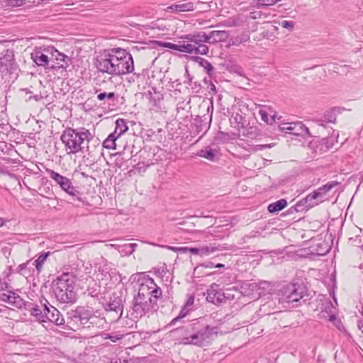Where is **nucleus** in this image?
Segmentation results:
<instances>
[{
  "label": "nucleus",
  "mask_w": 363,
  "mask_h": 363,
  "mask_svg": "<svg viewBox=\"0 0 363 363\" xmlns=\"http://www.w3.org/2000/svg\"><path fill=\"white\" fill-rule=\"evenodd\" d=\"M95 65L99 72L112 76L127 74L134 69L132 55L121 48L105 51L96 57Z\"/></svg>",
  "instance_id": "obj_1"
},
{
  "label": "nucleus",
  "mask_w": 363,
  "mask_h": 363,
  "mask_svg": "<svg viewBox=\"0 0 363 363\" xmlns=\"http://www.w3.org/2000/svg\"><path fill=\"white\" fill-rule=\"evenodd\" d=\"M162 296V290L154 280L148 279L146 284L140 285L137 295L134 296L132 303V315L141 318L149 312L157 308V299Z\"/></svg>",
  "instance_id": "obj_2"
},
{
  "label": "nucleus",
  "mask_w": 363,
  "mask_h": 363,
  "mask_svg": "<svg viewBox=\"0 0 363 363\" xmlns=\"http://www.w3.org/2000/svg\"><path fill=\"white\" fill-rule=\"evenodd\" d=\"M60 139L65 146L67 154L91 152L89 143L94 140V135L85 128H66L62 132Z\"/></svg>",
  "instance_id": "obj_3"
},
{
  "label": "nucleus",
  "mask_w": 363,
  "mask_h": 363,
  "mask_svg": "<svg viewBox=\"0 0 363 363\" xmlns=\"http://www.w3.org/2000/svg\"><path fill=\"white\" fill-rule=\"evenodd\" d=\"M75 276L69 272L63 273L52 282L55 298L62 303L73 304L77 301Z\"/></svg>",
  "instance_id": "obj_4"
},
{
  "label": "nucleus",
  "mask_w": 363,
  "mask_h": 363,
  "mask_svg": "<svg viewBox=\"0 0 363 363\" xmlns=\"http://www.w3.org/2000/svg\"><path fill=\"white\" fill-rule=\"evenodd\" d=\"M279 301L292 303L298 302L307 295V289L301 279H294L284 285L279 291Z\"/></svg>",
  "instance_id": "obj_5"
},
{
  "label": "nucleus",
  "mask_w": 363,
  "mask_h": 363,
  "mask_svg": "<svg viewBox=\"0 0 363 363\" xmlns=\"http://www.w3.org/2000/svg\"><path fill=\"white\" fill-rule=\"evenodd\" d=\"M195 323L189 325V329H186V332H193V334L183 338V344L194 345L199 347L204 346L206 343H208L213 335L218 333V327H211L208 325L197 328Z\"/></svg>",
  "instance_id": "obj_6"
},
{
  "label": "nucleus",
  "mask_w": 363,
  "mask_h": 363,
  "mask_svg": "<svg viewBox=\"0 0 363 363\" xmlns=\"http://www.w3.org/2000/svg\"><path fill=\"white\" fill-rule=\"evenodd\" d=\"M45 311L43 312L41 307L33 302L24 300V325L30 326L33 330L45 322Z\"/></svg>",
  "instance_id": "obj_7"
},
{
  "label": "nucleus",
  "mask_w": 363,
  "mask_h": 363,
  "mask_svg": "<svg viewBox=\"0 0 363 363\" xmlns=\"http://www.w3.org/2000/svg\"><path fill=\"white\" fill-rule=\"evenodd\" d=\"M44 50L50 55L49 70L67 69L70 65V57L59 52L53 46H48Z\"/></svg>",
  "instance_id": "obj_8"
},
{
  "label": "nucleus",
  "mask_w": 363,
  "mask_h": 363,
  "mask_svg": "<svg viewBox=\"0 0 363 363\" xmlns=\"http://www.w3.org/2000/svg\"><path fill=\"white\" fill-rule=\"evenodd\" d=\"M46 172L55 183L58 184L63 191L74 197H77L79 201L81 200L79 197L80 192L72 184L69 178L48 168L46 169Z\"/></svg>",
  "instance_id": "obj_9"
},
{
  "label": "nucleus",
  "mask_w": 363,
  "mask_h": 363,
  "mask_svg": "<svg viewBox=\"0 0 363 363\" xmlns=\"http://www.w3.org/2000/svg\"><path fill=\"white\" fill-rule=\"evenodd\" d=\"M17 68V65L14 59V52L13 50L7 49L5 53L0 54V73L6 71L13 74Z\"/></svg>",
  "instance_id": "obj_10"
},
{
  "label": "nucleus",
  "mask_w": 363,
  "mask_h": 363,
  "mask_svg": "<svg viewBox=\"0 0 363 363\" xmlns=\"http://www.w3.org/2000/svg\"><path fill=\"white\" fill-rule=\"evenodd\" d=\"M48 46L36 47L33 52L30 53L31 59L39 67H43L45 69L49 70L50 67V55L45 52L44 49Z\"/></svg>",
  "instance_id": "obj_11"
},
{
  "label": "nucleus",
  "mask_w": 363,
  "mask_h": 363,
  "mask_svg": "<svg viewBox=\"0 0 363 363\" xmlns=\"http://www.w3.org/2000/svg\"><path fill=\"white\" fill-rule=\"evenodd\" d=\"M226 296L223 290L219 288V285L213 283L207 290L206 300L215 305L224 303L226 301Z\"/></svg>",
  "instance_id": "obj_12"
},
{
  "label": "nucleus",
  "mask_w": 363,
  "mask_h": 363,
  "mask_svg": "<svg viewBox=\"0 0 363 363\" xmlns=\"http://www.w3.org/2000/svg\"><path fill=\"white\" fill-rule=\"evenodd\" d=\"M43 310L45 311V322L48 320L55 323L57 326L65 328L66 320L56 308L53 306L49 308L45 304Z\"/></svg>",
  "instance_id": "obj_13"
},
{
  "label": "nucleus",
  "mask_w": 363,
  "mask_h": 363,
  "mask_svg": "<svg viewBox=\"0 0 363 363\" xmlns=\"http://www.w3.org/2000/svg\"><path fill=\"white\" fill-rule=\"evenodd\" d=\"M103 307L106 312L114 313L116 320H118L123 315V305L121 297L111 298L108 302L103 303Z\"/></svg>",
  "instance_id": "obj_14"
},
{
  "label": "nucleus",
  "mask_w": 363,
  "mask_h": 363,
  "mask_svg": "<svg viewBox=\"0 0 363 363\" xmlns=\"http://www.w3.org/2000/svg\"><path fill=\"white\" fill-rule=\"evenodd\" d=\"M75 314L79 315L83 326L86 325V327L89 328L90 325H94L96 323V317L92 309L84 306H77L75 310Z\"/></svg>",
  "instance_id": "obj_15"
},
{
  "label": "nucleus",
  "mask_w": 363,
  "mask_h": 363,
  "mask_svg": "<svg viewBox=\"0 0 363 363\" xmlns=\"http://www.w3.org/2000/svg\"><path fill=\"white\" fill-rule=\"evenodd\" d=\"M339 184L337 182H328L318 189L309 194L310 198L313 202H317V205L323 201V197L330 189Z\"/></svg>",
  "instance_id": "obj_16"
},
{
  "label": "nucleus",
  "mask_w": 363,
  "mask_h": 363,
  "mask_svg": "<svg viewBox=\"0 0 363 363\" xmlns=\"http://www.w3.org/2000/svg\"><path fill=\"white\" fill-rule=\"evenodd\" d=\"M317 206V202H313L309 194L298 201L294 206L289 209V213L307 211L310 208Z\"/></svg>",
  "instance_id": "obj_17"
},
{
  "label": "nucleus",
  "mask_w": 363,
  "mask_h": 363,
  "mask_svg": "<svg viewBox=\"0 0 363 363\" xmlns=\"http://www.w3.org/2000/svg\"><path fill=\"white\" fill-rule=\"evenodd\" d=\"M145 94L149 99L150 103L155 108H161L160 104L163 100V95L160 91H157L155 87H151Z\"/></svg>",
  "instance_id": "obj_18"
},
{
  "label": "nucleus",
  "mask_w": 363,
  "mask_h": 363,
  "mask_svg": "<svg viewBox=\"0 0 363 363\" xmlns=\"http://www.w3.org/2000/svg\"><path fill=\"white\" fill-rule=\"evenodd\" d=\"M168 10L174 13L193 11L196 7L194 2L179 1L178 4H174L168 6Z\"/></svg>",
  "instance_id": "obj_19"
},
{
  "label": "nucleus",
  "mask_w": 363,
  "mask_h": 363,
  "mask_svg": "<svg viewBox=\"0 0 363 363\" xmlns=\"http://www.w3.org/2000/svg\"><path fill=\"white\" fill-rule=\"evenodd\" d=\"M211 122V116H208L206 114L201 116H197V117L195 118V125L196 127L197 131H206L210 127Z\"/></svg>",
  "instance_id": "obj_20"
},
{
  "label": "nucleus",
  "mask_w": 363,
  "mask_h": 363,
  "mask_svg": "<svg viewBox=\"0 0 363 363\" xmlns=\"http://www.w3.org/2000/svg\"><path fill=\"white\" fill-rule=\"evenodd\" d=\"M81 325H83L81 323L79 315L75 314V310L67 313L65 328H69L73 330H75V329H78V328Z\"/></svg>",
  "instance_id": "obj_21"
},
{
  "label": "nucleus",
  "mask_w": 363,
  "mask_h": 363,
  "mask_svg": "<svg viewBox=\"0 0 363 363\" xmlns=\"http://www.w3.org/2000/svg\"><path fill=\"white\" fill-rule=\"evenodd\" d=\"M229 34L225 30H213L209 33V43L226 41Z\"/></svg>",
  "instance_id": "obj_22"
},
{
  "label": "nucleus",
  "mask_w": 363,
  "mask_h": 363,
  "mask_svg": "<svg viewBox=\"0 0 363 363\" xmlns=\"http://www.w3.org/2000/svg\"><path fill=\"white\" fill-rule=\"evenodd\" d=\"M217 154L218 151L216 149H213L210 146H206L199 151L197 155L211 162H215L217 158Z\"/></svg>",
  "instance_id": "obj_23"
},
{
  "label": "nucleus",
  "mask_w": 363,
  "mask_h": 363,
  "mask_svg": "<svg viewBox=\"0 0 363 363\" xmlns=\"http://www.w3.org/2000/svg\"><path fill=\"white\" fill-rule=\"evenodd\" d=\"M28 142L27 139L24 138V143H26L27 150L26 157H24V160L31 161L37 156V151L35 147L36 141L33 139L30 138Z\"/></svg>",
  "instance_id": "obj_24"
},
{
  "label": "nucleus",
  "mask_w": 363,
  "mask_h": 363,
  "mask_svg": "<svg viewBox=\"0 0 363 363\" xmlns=\"http://www.w3.org/2000/svg\"><path fill=\"white\" fill-rule=\"evenodd\" d=\"M296 136L304 138L311 136L309 129L302 122L293 123L292 134Z\"/></svg>",
  "instance_id": "obj_25"
},
{
  "label": "nucleus",
  "mask_w": 363,
  "mask_h": 363,
  "mask_svg": "<svg viewBox=\"0 0 363 363\" xmlns=\"http://www.w3.org/2000/svg\"><path fill=\"white\" fill-rule=\"evenodd\" d=\"M182 39H186L188 40H197L199 42H202L203 43H209V33L206 34L203 31H199L188 35H185L181 37Z\"/></svg>",
  "instance_id": "obj_26"
},
{
  "label": "nucleus",
  "mask_w": 363,
  "mask_h": 363,
  "mask_svg": "<svg viewBox=\"0 0 363 363\" xmlns=\"http://www.w3.org/2000/svg\"><path fill=\"white\" fill-rule=\"evenodd\" d=\"M192 60L203 67L209 77L215 75V68L208 60L198 56L193 57Z\"/></svg>",
  "instance_id": "obj_27"
},
{
  "label": "nucleus",
  "mask_w": 363,
  "mask_h": 363,
  "mask_svg": "<svg viewBox=\"0 0 363 363\" xmlns=\"http://www.w3.org/2000/svg\"><path fill=\"white\" fill-rule=\"evenodd\" d=\"M227 250V247L224 245H206L200 247L201 256H208L216 251H221Z\"/></svg>",
  "instance_id": "obj_28"
},
{
  "label": "nucleus",
  "mask_w": 363,
  "mask_h": 363,
  "mask_svg": "<svg viewBox=\"0 0 363 363\" xmlns=\"http://www.w3.org/2000/svg\"><path fill=\"white\" fill-rule=\"evenodd\" d=\"M179 52L192 54L195 52H205L204 48H196L194 45L190 43H185L184 42L182 44H179Z\"/></svg>",
  "instance_id": "obj_29"
},
{
  "label": "nucleus",
  "mask_w": 363,
  "mask_h": 363,
  "mask_svg": "<svg viewBox=\"0 0 363 363\" xmlns=\"http://www.w3.org/2000/svg\"><path fill=\"white\" fill-rule=\"evenodd\" d=\"M230 123L232 126L239 130L245 127V120L242 115L236 113L235 115L233 114L231 116Z\"/></svg>",
  "instance_id": "obj_30"
},
{
  "label": "nucleus",
  "mask_w": 363,
  "mask_h": 363,
  "mask_svg": "<svg viewBox=\"0 0 363 363\" xmlns=\"http://www.w3.org/2000/svg\"><path fill=\"white\" fill-rule=\"evenodd\" d=\"M287 206V201L286 199H281L276 202L270 203L268 206V211L270 213H277L283 210Z\"/></svg>",
  "instance_id": "obj_31"
},
{
  "label": "nucleus",
  "mask_w": 363,
  "mask_h": 363,
  "mask_svg": "<svg viewBox=\"0 0 363 363\" xmlns=\"http://www.w3.org/2000/svg\"><path fill=\"white\" fill-rule=\"evenodd\" d=\"M115 134L121 136L125 133L128 130L126 121L123 118H118L116 121Z\"/></svg>",
  "instance_id": "obj_32"
},
{
  "label": "nucleus",
  "mask_w": 363,
  "mask_h": 363,
  "mask_svg": "<svg viewBox=\"0 0 363 363\" xmlns=\"http://www.w3.org/2000/svg\"><path fill=\"white\" fill-rule=\"evenodd\" d=\"M50 255V252L42 253L38 256L36 260L32 262V264L35 266V268L38 272H40L43 263Z\"/></svg>",
  "instance_id": "obj_33"
},
{
  "label": "nucleus",
  "mask_w": 363,
  "mask_h": 363,
  "mask_svg": "<svg viewBox=\"0 0 363 363\" xmlns=\"http://www.w3.org/2000/svg\"><path fill=\"white\" fill-rule=\"evenodd\" d=\"M11 274V267H9V272L4 271L3 273V278L0 277V291H4V290L9 289V285L8 282L6 281V279H8V281H11V279H9V276Z\"/></svg>",
  "instance_id": "obj_34"
},
{
  "label": "nucleus",
  "mask_w": 363,
  "mask_h": 363,
  "mask_svg": "<svg viewBox=\"0 0 363 363\" xmlns=\"http://www.w3.org/2000/svg\"><path fill=\"white\" fill-rule=\"evenodd\" d=\"M96 98L99 101H104L107 99L108 101L115 102V101L117 100L118 96H116V94L114 92H100L97 94Z\"/></svg>",
  "instance_id": "obj_35"
},
{
  "label": "nucleus",
  "mask_w": 363,
  "mask_h": 363,
  "mask_svg": "<svg viewBox=\"0 0 363 363\" xmlns=\"http://www.w3.org/2000/svg\"><path fill=\"white\" fill-rule=\"evenodd\" d=\"M259 114L261 117V119L263 121H264L265 123H267V124L272 125V123H275L276 116L273 115V116H271L270 117H269L268 113L264 109H260L259 111Z\"/></svg>",
  "instance_id": "obj_36"
},
{
  "label": "nucleus",
  "mask_w": 363,
  "mask_h": 363,
  "mask_svg": "<svg viewBox=\"0 0 363 363\" xmlns=\"http://www.w3.org/2000/svg\"><path fill=\"white\" fill-rule=\"evenodd\" d=\"M242 293H243L245 295H250V293L247 291V290H250L252 291H254L257 289V284L255 282L253 283H243L241 286Z\"/></svg>",
  "instance_id": "obj_37"
},
{
  "label": "nucleus",
  "mask_w": 363,
  "mask_h": 363,
  "mask_svg": "<svg viewBox=\"0 0 363 363\" xmlns=\"http://www.w3.org/2000/svg\"><path fill=\"white\" fill-rule=\"evenodd\" d=\"M335 135H332L329 137L323 138L322 139L323 145H324L325 147V150H328L333 147L335 143Z\"/></svg>",
  "instance_id": "obj_38"
},
{
  "label": "nucleus",
  "mask_w": 363,
  "mask_h": 363,
  "mask_svg": "<svg viewBox=\"0 0 363 363\" xmlns=\"http://www.w3.org/2000/svg\"><path fill=\"white\" fill-rule=\"evenodd\" d=\"M188 41L190 42L191 45H194L196 48H204L205 52H195V54L203 55H207L208 53L209 48L203 43L199 42V41H197V40H188Z\"/></svg>",
  "instance_id": "obj_39"
},
{
  "label": "nucleus",
  "mask_w": 363,
  "mask_h": 363,
  "mask_svg": "<svg viewBox=\"0 0 363 363\" xmlns=\"http://www.w3.org/2000/svg\"><path fill=\"white\" fill-rule=\"evenodd\" d=\"M11 286H9V289H6L9 294H6L5 293H2L0 294V299L3 301L7 302L11 301V298H15V293L13 291V289H11Z\"/></svg>",
  "instance_id": "obj_40"
},
{
  "label": "nucleus",
  "mask_w": 363,
  "mask_h": 363,
  "mask_svg": "<svg viewBox=\"0 0 363 363\" xmlns=\"http://www.w3.org/2000/svg\"><path fill=\"white\" fill-rule=\"evenodd\" d=\"M156 43L160 47L169 48L172 50L179 51V44H174L169 42L156 41Z\"/></svg>",
  "instance_id": "obj_41"
},
{
  "label": "nucleus",
  "mask_w": 363,
  "mask_h": 363,
  "mask_svg": "<svg viewBox=\"0 0 363 363\" xmlns=\"http://www.w3.org/2000/svg\"><path fill=\"white\" fill-rule=\"evenodd\" d=\"M324 118L329 123H335L336 121V114L334 109H330L325 111Z\"/></svg>",
  "instance_id": "obj_42"
},
{
  "label": "nucleus",
  "mask_w": 363,
  "mask_h": 363,
  "mask_svg": "<svg viewBox=\"0 0 363 363\" xmlns=\"http://www.w3.org/2000/svg\"><path fill=\"white\" fill-rule=\"evenodd\" d=\"M195 6L200 5L199 9L203 10L204 11H208L211 8V4H213L211 0H206V1H196L195 3Z\"/></svg>",
  "instance_id": "obj_43"
},
{
  "label": "nucleus",
  "mask_w": 363,
  "mask_h": 363,
  "mask_svg": "<svg viewBox=\"0 0 363 363\" xmlns=\"http://www.w3.org/2000/svg\"><path fill=\"white\" fill-rule=\"evenodd\" d=\"M21 301V298L18 295L15 294V298H11V301H7V303H10L13 306L21 308L23 303Z\"/></svg>",
  "instance_id": "obj_44"
},
{
  "label": "nucleus",
  "mask_w": 363,
  "mask_h": 363,
  "mask_svg": "<svg viewBox=\"0 0 363 363\" xmlns=\"http://www.w3.org/2000/svg\"><path fill=\"white\" fill-rule=\"evenodd\" d=\"M279 25L284 28L292 30L294 28L295 23L292 21H283L279 23Z\"/></svg>",
  "instance_id": "obj_45"
},
{
  "label": "nucleus",
  "mask_w": 363,
  "mask_h": 363,
  "mask_svg": "<svg viewBox=\"0 0 363 363\" xmlns=\"http://www.w3.org/2000/svg\"><path fill=\"white\" fill-rule=\"evenodd\" d=\"M221 24L223 26H227V27H233V26H238V21L234 18H229L223 21L221 23Z\"/></svg>",
  "instance_id": "obj_46"
},
{
  "label": "nucleus",
  "mask_w": 363,
  "mask_h": 363,
  "mask_svg": "<svg viewBox=\"0 0 363 363\" xmlns=\"http://www.w3.org/2000/svg\"><path fill=\"white\" fill-rule=\"evenodd\" d=\"M116 144L115 141L106 138L103 143V147L106 149H116Z\"/></svg>",
  "instance_id": "obj_47"
},
{
  "label": "nucleus",
  "mask_w": 363,
  "mask_h": 363,
  "mask_svg": "<svg viewBox=\"0 0 363 363\" xmlns=\"http://www.w3.org/2000/svg\"><path fill=\"white\" fill-rule=\"evenodd\" d=\"M24 169L26 170V172L29 173H35L37 174L38 171L39 170V167L37 164L34 163H30V167H28L27 165H24Z\"/></svg>",
  "instance_id": "obj_48"
},
{
  "label": "nucleus",
  "mask_w": 363,
  "mask_h": 363,
  "mask_svg": "<svg viewBox=\"0 0 363 363\" xmlns=\"http://www.w3.org/2000/svg\"><path fill=\"white\" fill-rule=\"evenodd\" d=\"M8 121L6 118H1V123H0V133H4L8 130Z\"/></svg>",
  "instance_id": "obj_49"
},
{
  "label": "nucleus",
  "mask_w": 363,
  "mask_h": 363,
  "mask_svg": "<svg viewBox=\"0 0 363 363\" xmlns=\"http://www.w3.org/2000/svg\"><path fill=\"white\" fill-rule=\"evenodd\" d=\"M186 315V313L184 312V309L182 310L179 315L172 320V321L169 323V325H174L176 324L177 322L180 320L182 318H183Z\"/></svg>",
  "instance_id": "obj_50"
},
{
  "label": "nucleus",
  "mask_w": 363,
  "mask_h": 363,
  "mask_svg": "<svg viewBox=\"0 0 363 363\" xmlns=\"http://www.w3.org/2000/svg\"><path fill=\"white\" fill-rule=\"evenodd\" d=\"M289 123H282L277 124V130L280 132H286Z\"/></svg>",
  "instance_id": "obj_51"
},
{
  "label": "nucleus",
  "mask_w": 363,
  "mask_h": 363,
  "mask_svg": "<svg viewBox=\"0 0 363 363\" xmlns=\"http://www.w3.org/2000/svg\"><path fill=\"white\" fill-rule=\"evenodd\" d=\"M94 316L96 317V323L94 325H97L98 322H105L104 318L99 319V317L101 316V313L99 312V311L96 310L94 311Z\"/></svg>",
  "instance_id": "obj_52"
},
{
  "label": "nucleus",
  "mask_w": 363,
  "mask_h": 363,
  "mask_svg": "<svg viewBox=\"0 0 363 363\" xmlns=\"http://www.w3.org/2000/svg\"><path fill=\"white\" fill-rule=\"evenodd\" d=\"M251 14L252 15V18L254 19L260 18L262 17V16H264L265 18L267 16V15L266 13H262V11L253 12Z\"/></svg>",
  "instance_id": "obj_53"
},
{
  "label": "nucleus",
  "mask_w": 363,
  "mask_h": 363,
  "mask_svg": "<svg viewBox=\"0 0 363 363\" xmlns=\"http://www.w3.org/2000/svg\"><path fill=\"white\" fill-rule=\"evenodd\" d=\"M188 250H189V252H190L191 253H192L194 255H198L201 256L200 247H189V249H188Z\"/></svg>",
  "instance_id": "obj_54"
},
{
  "label": "nucleus",
  "mask_w": 363,
  "mask_h": 363,
  "mask_svg": "<svg viewBox=\"0 0 363 363\" xmlns=\"http://www.w3.org/2000/svg\"><path fill=\"white\" fill-rule=\"evenodd\" d=\"M194 296H189V298L187 299L186 303H185V307H190V306H191L194 304Z\"/></svg>",
  "instance_id": "obj_55"
},
{
  "label": "nucleus",
  "mask_w": 363,
  "mask_h": 363,
  "mask_svg": "<svg viewBox=\"0 0 363 363\" xmlns=\"http://www.w3.org/2000/svg\"><path fill=\"white\" fill-rule=\"evenodd\" d=\"M0 174H9L11 177L13 176V174H11L7 170V168L3 166H0Z\"/></svg>",
  "instance_id": "obj_56"
},
{
  "label": "nucleus",
  "mask_w": 363,
  "mask_h": 363,
  "mask_svg": "<svg viewBox=\"0 0 363 363\" xmlns=\"http://www.w3.org/2000/svg\"><path fill=\"white\" fill-rule=\"evenodd\" d=\"M138 247V244L136 243H130V244H125V248H130V250L134 252Z\"/></svg>",
  "instance_id": "obj_57"
},
{
  "label": "nucleus",
  "mask_w": 363,
  "mask_h": 363,
  "mask_svg": "<svg viewBox=\"0 0 363 363\" xmlns=\"http://www.w3.org/2000/svg\"><path fill=\"white\" fill-rule=\"evenodd\" d=\"M120 136L118 135L117 134H115V131L112 133H111L108 136V139H109L110 140H112V141H116V140L118 139V138H119Z\"/></svg>",
  "instance_id": "obj_58"
},
{
  "label": "nucleus",
  "mask_w": 363,
  "mask_h": 363,
  "mask_svg": "<svg viewBox=\"0 0 363 363\" xmlns=\"http://www.w3.org/2000/svg\"><path fill=\"white\" fill-rule=\"evenodd\" d=\"M171 249H172L174 251H180V252H189L188 249H189V247H179V248L171 247Z\"/></svg>",
  "instance_id": "obj_59"
},
{
  "label": "nucleus",
  "mask_w": 363,
  "mask_h": 363,
  "mask_svg": "<svg viewBox=\"0 0 363 363\" xmlns=\"http://www.w3.org/2000/svg\"><path fill=\"white\" fill-rule=\"evenodd\" d=\"M269 308V303H265L262 305L259 308V312L266 313L267 312V309Z\"/></svg>",
  "instance_id": "obj_60"
},
{
  "label": "nucleus",
  "mask_w": 363,
  "mask_h": 363,
  "mask_svg": "<svg viewBox=\"0 0 363 363\" xmlns=\"http://www.w3.org/2000/svg\"><path fill=\"white\" fill-rule=\"evenodd\" d=\"M5 149L9 150L7 147V143L5 142H1L0 141V150L1 152H5Z\"/></svg>",
  "instance_id": "obj_61"
},
{
  "label": "nucleus",
  "mask_w": 363,
  "mask_h": 363,
  "mask_svg": "<svg viewBox=\"0 0 363 363\" xmlns=\"http://www.w3.org/2000/svg\"><path fill=\"white\" fill-rule=\"evenodd\" d=\"M122 252L126 255H131L133 252L130 250V248H125V245L122 246Z\"/></svg>",
  "instance_id": "obj_62"
},
{
  "label": "nucleus",
  "mask_w": 363,
  "mask_h": 363,
  "mask_svg": "<svg viewBox=\"0 0 363 363\" xmlns=\"http://www.w3.org/2000/svg\"><path fill=\"white\" fill-rule=\"evenodd\" d=\"M108 338L112 341V342H116V340H121L122 338V336L121 335H116V336H109Z\"/></svg>",
  "instance_id": "obj_63"
},
{
  "label": "nucleus",
  "mask_w": 363,
  "mask_h": 363,
  "mask_svg": "<svg viewBox=\"0 0 363 363\" xmlns=\"http://www.w3.org/2000/svg\"><path fill=\"white\" fill-rule=\"evenodd\" d=\"M357 327L359 330H362L363 328V319H359L357 320Z\"/></svg>",
  "instance_id": "obj_64"
}]
</instances>
